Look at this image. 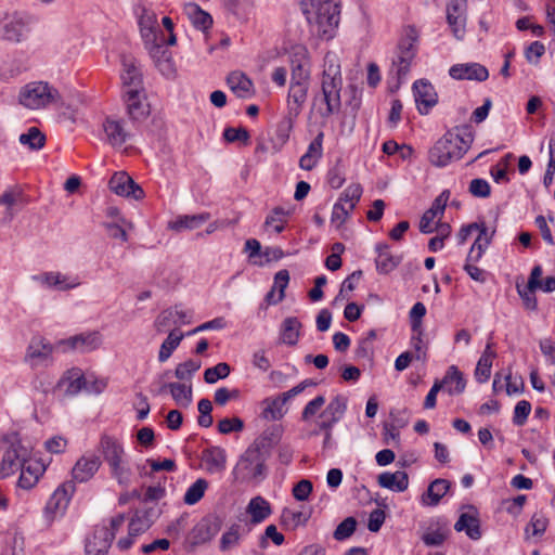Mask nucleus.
Instances as JSON below:
<instances>
[{"mask_svg":"<svg viewBox=\"0 0 555 555\" xmlns=\"http://www.w3.org/2000/svg\"><path fill=\"white\" fill-rule=\"evenodd\" d=\"M283 57L288 61L291 69H304L306 66H310L308 50L301 44L291 47Z\"/></svg>","mask_w":555,"mask_h":555,"instance_id":"obj_40","label":"nucleus"},{"mask_svg":"<svg viewBox=\"0 0 555 555\" xmlns=\"http://www.w3.org/2000/svg\"><path fill=\"white\" fill-rule=\"evenodd\" d=\"M357 528V520L353 517L344 519L334 531V539L343 541L352 535Z\"/></svg>","mask_w":555,"mask_h":555,"instance_id":"obj_61","label":"nucleus"},{"mask_svg":"<svg viewBox=\"0 0 555 555\" xmlns=\"http://www.w3.org/2000/svg\"><path fill=\"white\" fill-rule=\"evenodd\" d=\"M495 356L496 353L491 349L490 344H488L475 369V378L478 383H486L490 378L492 361Z\"/></svg>","mask_w":555,"mask_h":555,"instance_id":"obj_36","label":"nucleus"},{"mask_svg":"<svg viewBox=\"0 0 555 555\" xmlns=\"http://www.w3.org/2000/svg\"><path fill=\"white\" fill-rule=\"evenodd\" d=\"M144 46L156 66H171V52L164 35L156 37L154 42H144Z\"/></svg>","mask_w":555,"mask_h":555,"instance_id":"obj_26","label":"nucleus"},{"mask_svg":"<svg viewBox=\"0 0 555 555\" xmlns=\"http://www.w3.org/2000/svg\"><path fill=\"white\" fill-rule=\"evenodd\" d=\"M20 470L21 475L17 485L22 489L29 490L37 485L39 478L43 475L46 467L42 463L33 460L30 456Z\"/></svg>","mask_w":555,"mask_h":555,"instance_id":"obj_21","label":"nucleus"},{"mask_svg":"<svg viewBox=\"0 0 555 555\" xmlns=\"http://www.w3.org/2000/svg\"><path fill=\"white\" fill-rule=\"evenodd\" d=\"M472 513H462L454 525V529L459 532L464 531L472 540L481 538L480 521L477 512L470 507Z\"/></svg>","mask_w":555,"mask_h":555,"instance_id":"obj_27","label":"nucleus"},{"mask_svg":"<svg viewBox=\"0 0 555 555\" xmlns=\"http://www.w3.org/2000/svg\"><path fill=\"white\" fill-rule=\"evenodd\" d=\"M36 280L40 281L49 287H55L60 291H67L80 285L78 278H72L60 272H49L40 276H35Z\"/></svg>","mask_w":555,"mask_h":555,"instance_id":"obj_29","label":"nucleus"},{"mask_svg":"<svg viewBox=\"0 0 555 555\" xmlns=\"http://www.w3.org/2000/svg\"><path fill=\"white\" fill-rule=\"evenodd\" d=\"M375 250L377 253L375 258L376 270L380 274L390 273L401 262V257L392 255L387 244H377Z\"/></svg>","mask_w":555,"mask_h":555,"instance_id":"obj_25","label":"nucleus"},{"mask_svg":"<svg viewBox=\"0 0 555 555\" xmlns=\"http://www.w3.org/2000/svg\"><path fill=\"white\" fill-rule=\"evenodd\" d=\"M531 412V404L527 400L517 402L514 409L513 423L517 426H522Z\"/></svg>","mask_w":555,"mask_h":555,"instance_id":"obj_64","label":"nucleus"},{"mask_svg":"<svg viewBox=\"0 0 555 555\" xmlns=\"http://www.w3.org/2000/svg\"><path fill=\"white\" fill-rule=\"evenodd\" d=\"M186 12L193 23V25L201 30H206L212 24L211 16L203 11L197 4H189Z\"/></svg>","mask_w":555,"mask_h":555,"instance_id":"obj_47","label":"nucleus"},{"mask_svg":"<svg viewBox=\"0 0 555 555\" xmlns=\"http://www.w3.org/2000/svg\"><path fill=\"white\" fill-rule=\"evenodd\" d=\"M378 485L391 491L403 492L409 487V477L403 470L385 472L378 476Z\"/></svg>","mask_w":555,"mask_h":555,"instance_id":"obj_30","label":"nucleus"},{"mask_svg":"<svg viewBox=\"0 0 555 555\" xmlns=\"http://www.w3.org/2000/svg\"><path fill=\"white\" fill-rule=\"evenodd\" d=\"M202 460L209 474H219L225 469L227 453L221 447H210L203 451Z\"/></svg>","mask_w":555,"mask_h":555,"instance_id":"obj_24","label":"nucleus"},{"mask_svg":"<svg viewBox=\"0 0 555 555\" xmlns=\"http://www.w3.org/2000/svg\"><path fill=\"white\" fill-rule=\"evenodd\" d=\"M59 386L64 387L67 395L74 396L85 388L86 379L79 370L74 369L61 378Z\"/></svg>","mask_w":555,"mask_h":555,"instance_id":"obj_39","label":"nucleus"},{"mask_svg":"<svg viewBox=\"0 0 555 555\" xmlns=\"http://www.w3.org/2000/svg\"><path fill=\"white\" fill-rule=\"evenodd\" d=\"M128 117L133 121L144 120L150 115V104L145 93L122 96Z\"/></svg>","mask_w":555,"mask_h":555,"instance_id":"obj_20","label":"nucleus"},{"mask_svg":"<svg viewBox=\"0 0 555 555\" xmlns=\"http://www.w3.org/2000/svg\"><path fill=\"white\" fill-rule=\"evenodd\" d=\"M134 12L138 17V25L143 42H154L156 37L163 35L158 28L157 15L153 10L144 5H138Z\"/></svg>","mask_w":555,"mask_h":555,"instance_id":"obj_15","label":"nucleus"},{"mask_svg":"<svg viewBox=\"0 0 555 555\" xmlns=\"http://www.w3.org/2000/svg\"><path fill=\"white\" fill-rule=\"evenodd\" d=\"M516 289H517L519 297L522 300L524 307L527 310L534 311L538 307L537 297L534 295V292L537 288H530L529 284H527L525 287H522L519 283H517Z\"/></svg>","mask_w":555,"mask_h":555,"instance_id":"obj_58","label":"nucleus"},{"mask_svg":"<svg viewBox=\"0 0 555 555\" xmlns=\"http://www.w3.org/2000/svg\"><path fill=\"white\" fill-rule=\"evenodd\" d=\"M101 466L100 457L98 456H82L80 457L72 469V476L77 482H86L91 479Z\"/></svg>","mask_w":555,"mask_h":555,"instance_id":"obj_23","label":"nucleus"},{"mask_svg":"<svg viewBox=\"0 0 555 555\" xmlns=\"http://www.w3.org/2000/svg\"><path fill=\"white\" fill-rule=\"evenodd\" d=\"M192 311L184 310L181 306L163 310L154 321V327L158 333H165L170 326H181L191 323Z\"/></svg>","mask_w":555,"mask_h":555,"instance_id":"obj_13","label":"nucleus"},{"mask_svg":"<svg viewBox=\"0 0 555 555\" xmlns=\"http://www.w3.org/2000/svg\"><path fill=\"white\" fill-rule=\"evenodd\" d=\"M241 526L237 524H233L222 535L220 539V550L222 552L230 551L240 543L241 539Z\"/></svg>","mask_w":555,"mask_h":555,"instance_id":"obj_53","label":"nucleus"},{"mask_svg":"<svg viewBox=\"0 0 555 555\" xmlns=\"http://www.w3.org/2000/svg\"><path fill=\"white\" fill-rule=\"evenodd\" d=\"M229 374H230L229 364L221 362L212 367H208L204 373V379L207 384H214L218 379L228 377Z\"/></svg>","mask_w":555,"mask_h":555,"instance_id":"obj_56","label":"nucleus"},{"mask_svg":"<svg viewBox=\"0 0 555 555\" xmlns=\"http://www.w3.org/2000/svg\"><path fill=\"white\" fill-rule=\"evenodd\" d=\"M413 92L418 112L426 114L437 103V93L434 87L426 80H417L413 85Z\"/></svg>","mask_w":555,"mask_h":555,"instance_id":"obj_19","label":"nucleus"},{"mask_svg":"<svg viewBox=\"0 0 555 555\" xmlns=\"http://www.w3.org/2000/svg\"><path fill=\"white\" fill-rule=\"evenodd\" d=\"M266 457L259 444H251L240 457L234 474L236 478L258 479L264 474Z\"/></svg>","mask_w":555,"mask_h":555,"instance_id":"obj_7","label":"nucleus"},{"mask_svg":"<svg viewBox=\"0 0 555 555\" xmlns=\"http://www.w3.org/2000/svg\"><path fill=\"white\" fill-rule=\"evenodd\" d=\"M426 314V307L423 302H416L410 311V321L412 333H418L423 328L422 319Z\"/></svg>","mask_w":555,"mask_h":555,"instance_id":"obj_62","label":"nucleus"},{"mask_svg":"<svg viewBox=\"0 0 555 555\" xmlns=\"http://www.w3.org/2000/svg\"><path fill=\"white\" fill-rule=\"evenodd\" d=\"M112 192L119 196L132 197L133 199H141L144 192L130 176L126 172H116L108 182Z\"/></svg>","mask_w":555,"mask_h":555,"instance_id":"obj_16","label":"nucleus"},{"mask_svg":"<svg viewBox=\"0 0 555 555\" xmlns=\"http://www.w3.org/2000/svg\"><path fill=\"white\" fill-rule=\"evenodd\" d=\"M0 464V479L7 478L22 468L31 456V447L25 443L17 434L10 435Z\"/></svg>","mask_w":555,"mask_h":555,"instance_id":"obj_4","label":"nucleus"},{"mask_svg":"<svg viewBox=\"0 0 555 555\" xmlns=\"http://www.w3.org/2000/svg\"><path fill=\"white\" fill-rule=\"evenodd\" d=\"M353 209H349L344 203H335L332 209L331 222L340 228L350 217Z\"/></svg>","mask_w":555,"mask_h":555,"instance_id":"obj_60","label":"nucleus"},{"mask_svg":"<svg viewBox=\"0 0 555 555\" xmlns=\"http://www.w3.org/2000/svg\"><path fill=\"white\" fill-rule=\"evenodd\" d=\"M182 338L183 334L180 333L178 330L170 331L167 338L163 341L160 346L158 360L160 362L167 361L172 354V352L178 348Z\"/></svg>","mask_w":555,"mask_h":555,"instance_id":"obj_44","label":"nucleus"},{"mask_svg":"<svg viewBox=\"0 0 555 555\" xmlns=\"http://www.w3.org/2000/svg\"><path fill=\"white\" fill-rule=\"evenodd\" d=\"M301 323L295 317L286 318L281 326V343L295 346L300 336Z\"/></svg>","mask_w":555,"mask_h":555,"instance_id":"obj_37","label":"nucleus"},{"mask_svg":"<svg viewBox=\"0 0 555 555\" xmlns=\"http://www.w3.org/2000/svg\"><path fill=\"white\" fill-rule=\"evenodd\" d=\"M208 488V482L206 479L198 478L194 483H192L185 494H184V503L188 505H194L201 501L204 496L205 491Z\"/></svg>","mask_w":555,"mask_h":555,"instance_id":"obj_48","label":"nucleus"},{"mask_svg":"<svg viewBox=\"0 0 555 555\" xmlns=\"http://www.w3.org/2000/svg\"><path fill=\"white\" fill-rule=\"evenodd\" d=\"M438 383H443V388L447 389L449 395H460L466 386L463 374L455 365H451L442 380H438Z\"/></svg>","mask_w":555,"mask_h":555,"instance_id":"obj_35","label":"nucleus"},{"mask_svg":"<svg viewBox=\"0 0 555 555\" xmlns=\"http://www.w3.org/2000/svg\"><path fill=\"white\" fill-rule=\"evenodd\" d=\"M99 451L109 468L111 477L124 488H128L133 479V472L122 442L114 436L102 435Z\"/></svg>","mask_w":555,"mask_h":555,"instance_id":"obj_3","label":"nucleus"},{"mask_svg":"<svg viewBox=\"0 0 555 555\" xmlns=\"http://www.w3.org/2000/svg\"><path fill=\"white\" fill-rule=\"evenodd\" d=\"M246 512L250 516V522L257 525L264 521L272 511L267 500L262 496H255L249 501Z\"/></svg>","mask_w":555,"mask_h":555,"instance_id":"obj_34","label":"nucleus"},{"mask_svg":"<svg viewBox=\"0 0 555 555\" xmlns=\"http://www.w3.org/2000/svg\"><path fill=\"white\" fill-rule=\"evenodd\" d=\"M289 283V273L283 269L275 273L272 289L267 294L266 300L269 305H276L285 297V289Z\"/></svg>","mask_w":555,"mask_h":555,"instance_id":"obj_33","label":"nucleus"},{"mask_svg":"<svg viewBox=\"0 0 555 555\" xmlns=\"http://www.w3.org/2000/svg\"><path fill=\"white\" fill-rule=\"evenodd\" d=\"M302 13L315 34L332 39L340 22V0H300Z\"/></svg>","mask_w":555,"mask_h":555,"instance_id":"obj_1","label":"nucleus"},{"mask_svg":"<svg viewBox=\"0 0 555 555\" xmlns=\"http://www.w3.org/2000/svg\"><path fill=\"white\" fill-rule=\"evenodd\" d=\"M209 219V212H202L197 215H183L177 217L176 220L171 221L169 223V228L177 232H181L184 230H195L202 227Z\"/></svg>","mask_w":555,"mask_h":555,"instance_id":"obj_31","label":"nucleus"},{"mask_svg":"<svg viewBox=\"0 0 555 555\" xmlns=\"http://www.w3.org/2000/svg\"><path fill=\"white\" fill-rule=\"evenodd\" d=\"M18 141L22 145H26L33 151H38L44 146L46 135L37 127H30L27 132L20 135Z\"/></svg>","mask_w":555,"mask_h":555,"instance_id":"obj_45","label":"nucleus"},{"mask_svg":"<svg viewBox=\"0 0 555 555\" xmlns=\"http://www.w3.org/2000/svg\"><path fill=\"white\" fill-rule=\"evenodd\" d=\"M57 91L47 82L36 81L26 85L20 93V102L30 109L48 106L57 96Z\"/></svg>","mask_w":555,"mask_h":555,"instance_id":"obj_8","label":"nucleus"},{"mask_svg":"<svg viewBox=\"0 0 555 555\" xmlns=\"http://www.w3.org/2000/svg\"><path fill=\"white\" fill-rule=\"evenodd\" d=\"M227 85L237 98L250 99L255 94L254 83L244 72H230Z\"/></svg>","mask_w":555,"mask_h":555,"instance_id":"obj_22","label":"nucleus"},{"mask_svg":"<svg viewBox=\"0 0 555 555\" xmlns=\"http://www.w3.org/2000/svg\"><path fill=\"white\" fill-rule=\"evenodd\" d=\"M20 197L17 194L7 192L0 196V208L2 209L1 223L9 224L20 210Z\"/></svg>","mask_w":555,"mask_h":555,"instance_id":"obj_38","label":"nucleus"},{"mask_svg":"<svg viewBox=\"0 0 555 555\" xmlns=\"http://www.w3.org/2000/svg\"><path fill=\"white\" fill-rule=\"evenodd\" d=\"M314 385L315 383L313 380L305 379L295 387L276 397H269L263 399L261 401V417H263L267 421L281 420L287 411V409L285 408L287 401L300 395L307 387Z\"/></svg>","mask_w":555,"mask_h":555,"instance_id":"obj_6","label":"nucleus"},{"mask_svg":"<svg viewBox=\"0 0 555 555\" xmlns=\"http://www.w3.org/2000/svg\"><path fill=\"white\" fill-rule=\"evenodd\" d=\"M120 78L122 82V96H130L132 93L133 95H137L146 92L141 72H122Z\"/></svg>","mask_w":555,"mask_h":555,"instance_id":"obj_32","label":"nucleus"},{"mask_svg":"<svg viewBox=\"0 0 555 555\" xmlns=\"http://www.w3.org/2000/svg\"><path fill=\"white\" fill-rule=\"evenodd\" d=\"M201 361L190 359L177 365L175 376L180 380L191 379L192 375L199 370Z\"/></svg>","mask_w":555,"mask_h":555,"instance_id":"obj_55","label":"nucleus"},{"mask_svg":"<svg viewBox=\"0 0 555 555\" xmlns=\"http://www.w3.org/2000/svg\"><path fill=\"white\" fill-rule=\"evenodd\" d=\"M29 17L23 13L15 12L7 15L0 22V36L4 40L20 42L28 33Z\"/></svg>","mask_w":555,"mask_h":555,"instance_id":"obj_11","label":"nucleus"},{"mask_svg":"<svg viewBox=\"0 0 555 555\" xmlns=\"http://www.w3.org/2000/svg\"><path fill=\"white\" fill-rule=\"evenodd\" d=\"M468 192L477 198H487L491 194V186L486 179L475 178L469 182Z\"/></svg>","mask_w":555,"mask_h":555,"instance_id":"obj_59","label":"nucleus"},{"mask_svg":"<svg viewBox=\"0 0 555 555\" xmlns=\"http://www.w3.org/2000/svg\"><path fill=\"white\" fill-rule=\"evenodd\" d=\"M292 215V210L283 207H275L267 216L264 221L266 228H272L275 233H281L285 229V224L288 221V217Z\"/></svg>","mask_w":555,"mask_h":555,"instance_id":"obj_42","label":"nucleus"},{"mask_svg":"<svg viewBox=\"0 0 555 555\" xmlns=\"http://www.w3.org/2000/svg\"><path fill=\"white\" fill-rule=\"evenodd\" d=\"M282 434L283 428L280 425H273L267 428L254 444H259L260 450L270 448L280 441Z\"/></svg>","mask_w":555,"mask_h":555,"instance_id":"obj_50","label":"nucleus"},{"mask_svg":"<svg viewBox=\"0 0 555 555\" xmlns=\"http://www.w3.org/2000/svg\"><path fill=\"white\" fill-rule=\"evenodd\" d=\"M362 192V186L359 183H352L340 194L337 203H344L349 209H354L361 198Z\"/></svg>","mask_w":555,"mask_h":555,"instance_id":"obj_51","label":"nucleus"},{"mask_svg":"<svg viewBox=\"0 0 555 555\" xmlns=\"http://www.w3.org/2000/svg\"><path fill=\"white\" fill-rule=\"evenodd\" d=\"M150 527L151 524L149 519L143 515L137 514L129 522L128 532L130 533V535L137 538L140 534L144 533Z\"/></svg>","mask_w":555,"mask_h":555,"instance_id":"obj_63","label":"nucleus"},{"mask_svg":"<svg viewBox=\"0 0 555 555\" xmlns=\"http://www.w3.org/2000/svg\"><path fill=\"white\" fill-rule=\"evenodd\" d=\"M473 141L474 135L468 127L457 128L456 132L448 131L429 150L430 164L436 167H446L451 162L461 159Z\"/></svg>","mask_w":555,"mask_h":555,"instance_id":"obj_2","label":"nucleus"},{"mask_svg":"<svg viewBox=\"0 0 555 555\" xmlns=\"http://www.w3.org/2000/svg\"><path fill=\"white\" fill-rule=\"evenodd\" d=\"M103 131L106 142L114 147L122 146L131 138V132L126 128V121L117 117H106Z\"/></svg>","mask_w":555,"mask_h":555,"instance_id":"obj_18","label":"nucleus"},{"mask_svg":"<svg viewBox=\"0 0 555 555\" xmlns=\"http://www.w3.org/2000/svg\"><path fill=\"white\" fill-rule=\"evenodd\" d=\"M112 545V533L106 530H96L92 539H88L85 546L86 555H107Z\"/></svg>","mask_w":555,"mask_h":555,"instance_id":"obj_28","label":"nucleus"},{"mask_svg":"<svg viewBox=\"0 0 555 555\" xmlns=\"http://www.w3.org/2000/svg\"><path fill=\"white\" fill-rule=\"evenodd\" d=\"M223 2L236 16H247L255 8V0H223Z\"/></svg>","mask_w":555,"mask_h":555,"instance_id":"obj_54","label":"nucleus"},{"mask_svg":"<svg viewBox=\"0 0 555 555\" xmlns=\"http://www.w3.org/2000/svg\"><path fill=\"white\" fill-rule=\"evenodd\" d=\"M102 344V336L99 332L81 333L67 339L59 340V345H63V351L79 350L88 352L95 350Z\"/></svg>","mask_w":555,"mask_h":555,"instance_id":"obj_17","label":"nucleus"},{"mask_svg":"<svg viewBox=\"0 0 555 555\" xmlns=\"http://www.w3.org/2000/svg\"><path fill=\"white\" fill-rule=\"evenodd\" d=\"M75 490L73 481H66L54 490L44 507L46 517L49 520H54L65 514Z\"/></svg>","mask_w":555,"mask_h":555,"instance_id":"obj_10","label":"nucleus"},{"mask_svg":"<svg viewBox=\"0 0 555 555\" xmlns=\"http://www.w3.org/2000/svg\"><path fill=\"white\" fill-rule=\"evenodd\" d=\"M298 115L297 108H289L288 116L284 117L278 125L276 135L283 142H285L289 138V133L293 129L294 118Z\"/></svg>","mask_w":555,"mask_h":555,"instance_id":"obj_57","label":"nucleus"},{"mask_svg":"<svg viewBox=\"0 0 555 555\" xmlns=\"http://www.w3.org/2000/svg\"><path fill=\"white\" fill-rule=\"evenodd\" d=\"M449 487L450 485L446 479L434 480L429 485L426 493L422 496L423 503L431 506L437 505L442 496L448 492Z\"/></svg>","mask_w":555,"mask_h":555,"instance_id":"obj_41","label":"nucleus"},{"mask_svg":"<svg viewBox=\"0 0 555 555\" xmlns=\"http://www.w3.org/2000/svg\"><path fill=\"white\" fill-rule=\"evenodd\" d=\"M416 39L414 29H410L406 36L400 40L392 57V66L396 69H409L413 65L417 50Z\"/></svg>","mask_w":555,"mask_h":555,"instance_id":"obj_14","label":"nucleus"},{"mask_svg":"<svg viewBox=\"0 0 555 555\" xmlns=\"http://www.w3.org/2000/svg\"><path fill=\"white\" fill-rule=\"evenodd\" d=\"M346 409L347 399L343 396H336L320 414V418L332 417V422H338L343 417Z\"/></svg>","mask_w":555,"mask_h":555,"instance_id":"obj_46","label":"nucleus"},{"mask_svg":"<svg viewBox=\"0 0 555 555\" xmlns=\"http://www.w3.org/2000/svg\"><path fill=\"white\" fill-rule=\"evenodd\" d=\"M168 389L175 402L181 408L192 403V386L183 383H168Z\"/></svg>","mask_w":555,"mask_h":555,"instance_id":"obj_43","label":"nucleus"},{"mask_svg":"<svg viewBox=\"0 0 555 555\" xmlns=\"http://www.w3.org/2000/svg\"><path fill=\"white\" fill-rule=\"evenodd\" d=\"M548 525V519L542 512H537L532 515L530 522L527 525L525 532L529 537L530 530L531 535L533 537H541Z\"/></svg>","mask_w":555,"mask_h":555,"instance_id":"obj_52","label":"nucleus"},{"mask_svg":"<svg viewBox=\"0 0 555 555\" xmlns=\"http://www.w3.org/2000/svg\"><path fill=\"white\" fill-rule=\"evenodd\" d=\"M221 519L217 516L204 517L197 522L188 537L191 546H197L209 542L215 538L221 529Z\"/></svg>","mask_w":555,"mask_h":555,"instance_id":"obj_12","label":"nucleus"},{"mask_svg":"<svg viewBox=\"0 0 555 555\" xmlns=\"http://www.w3.org/2000/svg\"><path fill=\"white\" fill-rule=\"evenodd\" d=\"M341 87L343 78L340 72H323L322 92L326 104V111L323 116H330L339 111Z\"/></svg>","mask_w":555,"mask_h":555,"instance_id":"obj_9","label":"nucleus"},{"mask_svg":"<svg viewBox=\"0 0 555 555\" xmlns=\"http://www.w3.org/2000/svg\"><path fill=\"white\" fill-rule=\"evenodd\" d=\"M309 516L299 511L285 508L281 515V521L287 529H296L299 526L306 525Z\"/></svg>","mask_w":555,"mask_h":555,"instance_id":"obj_49","label":"nucleus"},{"mask_svg":"<svg viewBox=\"0 0 555 555\" xmlns=\"http://www.w3.org/2000/svg\"><path fill=\"white\" fill-rule=\"evenodd\" d=\"M59 350L63 351V345H59V341L51 344L42 336H34L26 348L24 361L29 364L31 369L39 366L47 367L53 364V354Z\"/></svg>","mask_w":555,"mask_h":555,"instance_id":"obj_5","label":"nucleus"}]
</instances>
